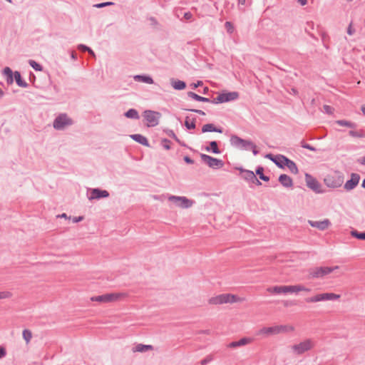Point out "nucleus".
Instances as JSON below:
<instances>
[{"mask_svg": "<svg viewBox=\"0 0 365 365\" xmlns=\"http://www.w3.org/2000/svg\"><path fill=\"white\" fill-rule=\"evenodd\" d=\"M267 293L271 295L295 294L301 292H309L311 289L302 284L294 285H275L266 289Z\"/></svg>", "mask_w": 365, "mask_h": 365, "instance_id": "obj_1", "label": "nucleus"}, {"mask_svg": "<svg viewBox=\"0 0 365 365\" xmlns=\"http://www.w3.org/2000/svg\"><path fill=\"white\" fill-rule=\"evenodd\" d=\"M243 299L232 294H221L210 297L208 299V304L210 305H220L224 304H233L241 302Z\"/></svg>", "mask_w": 365, "mask_h": 365, "instance_id": "obj_2", "label": "nucleus"}, {"mask_svg": "<svg viewBox=\"0 0 365 365\" xmlns=\"http://www.w3.org/2000/svg\"><path fill=\"white\" fill-rule=\"evenodd\" d=\"M292 331H294V328L292 326L277 325L262 328L259 330L258 335L267 337Z\"/></svg>", "mask_w": 365, "mask_h": 365, "instance_id": "obj_3", "label": "nucleus"}, {"mask_svg": "<svg viewBox=\"0 0 365 365\" xmlns=\"http://www.w3.org/2000/svg\"><path fill=\"white\" fill-rule=\"evenodd\" d=\"M325 185L331 188L340 187L344 182V177L339 172L333 171L324 179Z\"/></svg>", "mask_w": 365, "mask_h": 365, "instance_id": "obj_4", "label": "nucleus"}, {"mask_svg": "<svg viewBox=\"0 0 365 365\" xmlns=\"http://www.w3.org/2000/svg\"><path fill=\"white\" fill-rule=\"evenodd\" d=\"M340 298V294L332 292H324L316 294L311 297L307 298L306 302L307 303H317L323 301H335L339 299Z\"/></svg>", "mask_w": 365, "mask_h": 365, "instance_id": "obj_5", "label": "nucleus"}, {"mask_svg": "<svg viewBox=\"0 0 365 365\" xmlns=\"http://www.w3.org/2000/svg\"><path fill=\"white\" fill-rule=\"evenodd\" d=\"M339 266L334 267H317L309 270V277L312 279L322 278L334 271L338 269Z\"/></svg>", "mask_w": 365, "mask_h": 365, "instance_id": "obj_6", "label": "nucleus"}, {"mask_svg": "<svg viewBox=\"0 0 365 365\" xmlns=\"http://www.w3.org/2000/svg\"><path fill=\"white\" fill-rule=\"evenodd\" d=\"M314 346V341L310 339H308L299 342V344L293 345L292 346V350L294 354L300 355L306 351L312 349Z\"/></svg>", "mask_w": 365, "mask_h": 365, "instance_id": "obj_7", "label": "nucleus"}, {"mask_svg": "<svg viewBox=\"0 0 365 365\" xmlns=\"http://www.w3.org/2000/svg\"><path fill=\"white\" fill-rule=\"evenodd\" d=\"M143 116L146 125L148 127H153L158 124L161 115L158 112L145 110L143 112Z\"/></svg>", "mask_w": 365, "mask_h": 365, "instance_id": "obj_8", "label": "nucleus"}, {"mask_svg": "<svg viewBox=\"0 0 365 365\" xmlns=\"http://www.w3.org/2000/svg\"><path fill=\"white\" fill-rule=\"evenodd\" d=\"M168 200L173 202L176 206L181 208L190 207L193 202L185 197H179L171 195L168 197Z\"/></svg>", "mask_w": 365, "mask_h": 365, "instance_id": "obj_9", "label": "nucleus"}, {"mask_svg": "<svg viewBox=\"0 0 365 365\" xmlns=\"http://www.w3.org/2000/svg\"><path fill=\"white\" fill-rule=\"evenodd\" d=\"M305 181L308 187L317 193L322 192L320 183L309 174H305Z\"/></svg>", "mask_w": 365, "mask_h": 365, "instance_id": "obj_10", "label": "nucleus"}, {"mask_svg": "<svg viewBox=\"0 0 365 365\" xmlns=\"http://www.w3.org/2000/svg\"><path fill=\"white\" fill-rule=\"evenodd\" d=\"M239 95L237 92H229L220 94L216 98L214 99V103H225L230 101H234L238 98Z\"/></svg>", "mask_w": 365, "mask_h": 365, "instance_id": "obj_11", "label": "nucleus"}, {"mask_svg": "<svg viewBox=\"0 0 365 365\" xmlns=\"http://www.w3.org/2000/svg\"><path fill=\"white\" fill-rule=\"evenodd\" d=\"M71 124V119L68 118L66 115H61L55 120L53 123V127L56 129H63L66 126Z\"/></svg>", "mask_w": 365, "mask_h": 365, "instance_id": "obj_12", "label": "nucleus"}, {"mask_svg": "<svg viewBox=\"0 0 365 365\" xmlns=\"http://www.w3.org/2000/svg\"><path fill=\"white\" fill-rule=\"evenodd\" d=\"M231 143L233 145H235L237 147L252 148V149H253L254 154L255 155L257 154V151L255 150V146L253 145L250 142L245 141L237 136H233L231 138Z\"/></svg>", "mask_w": 365, "mask_h": 365, "instance_id": "obj_13", "label": "nucleus"}, {"mask_svg": "<svg viewBox=\"0 0 365 365\" xmlns=\"http://www.w3.org/2000/svg\"><path fill=\"white\" fill-rule=\"evenodd\" d=\"M106 294V303L115 302L121 301L128 297V294L124 292H112Z\"/></svg>", "mask_w": 365, "mask_h": 365, "instance_id": "obj_14", "label": "nucleus"}, {"mask_svg": "<svg viewBox=\"0 0 365 365\" xmlns=\"http://www.w3.org/2000/svg\"><path fill=\"white\" fill-rule=\"evenodd\" d=\"M201 158L204 163L207 164L211 168H220L223 165L222 160L214 158L205 154H202Z\"/></svg>", "mask_w": 365, "mask_h": 365, "instance_id": "obj_15", "label": "nucleus"}, {"mask_svg": "<svg viewBox=\"0 0 365 365\" xmlns=\"http://www.w3.org/2000/svg\"><path fill=\"white\" fill-rule=\"evenodd\" d=\"M308 222L310 226L317 228L319 230H325L328 229L331 225V222L328 219H324L320 221L309 220Z\"/></svg>", "mask_w": 365, "mask_h": 365, "instance_id": "obj_16", "label": "nucleus"}, {"mask_svg": "<svg viewBox=\"0 0 365 365\" xmlns=\"http://www.w3.org/2000/svg\"><path fill=\"white\" fill-rule=\"evenodd\" d=\"M267 158L272 160L279 168L285 167L286 164L288 163V160H289L285 156L281 155L272 156V155L269 154L267 155Z\"/></svg>", "mask_w": 365, "mask_h": 365, "instance_id": "obj_17", "label": "nucleus"}, {"mask_svg": "<svg viewBox=\"0 0 365 365\" xmlns=\"http://www.w3.org/2000/svg\"><path fill=\"white\" fill-rule=\"evenodd\" d=\"M359 179L360 178L358 174H352L351 179L345 183L344 188L347 190H352L359 183Z\"/></svg>", "mask_w": 365, "mask_h": 365, "instance_id": "obj_18", "label": "nucleus"}, {"mask_svg": "<svg viewBox=\"0 0 365 365\" xmlns=\"http://www.w3.org/2000/svg\"><path fill=\"white\" fill-rule=\"evenodd\" d=\"M109 193L106 190H101L98 189H93L91 191L89 200L98 199L101 197H107Z\"/></svg>", "mask_w": 365, "mask_h": 365, "instance_id": "obj_19", "label": "nucleus"}, {"mask_svg": "<svg viewBox=\"0 0 365 365\" xmlns=\"http://www.w3.org/2000/svg\"><path fill=\"white\" fill-rule=\"evenodd\" d=\"M279 181L283 186L286 187H291L293 185L292 178L285 174L281 175L279 176Z\"/></svg>", "mask_w": 365, "mask_h": 365, "instance_id": "obj_20", "label": "nucleus"}, {"mask_svg": "<svg viewBox=\"0 0 365 365\" xmlns=\"http://www.w3.org/2000/svg\"><path fill=\"white\" fill-rule=\"evenodd\" d=\"M152 349L153 346L151 345L138 344L133 348V352H145Z\"/></svg>", "mask_w": 365, "mask_h": 365, "instance_id": "obj_21", "label": "nucleus"}, {"mask_svg": "<svg viewBox=\"0 0 365 365\" xmlns=\"http://www.w3.org/2000/svg\"><path fill=\"white\" fill-rule=\"evenodd\" d=\"M202 131L203 133L206 132H217V133H222L221 129H218L215 127V125L212 123L205 124L202 126Z\"/></svg>", "mask_w": 365, "mask_h": 365, "instance_id": "obj_22", "label": "nucleus"}, {"mask_svg": "<svg viewBox=\"0 0 365 365\" xmlns=\"http://www.w3.org/2000/svg\"><path fill=\"white\" fill-rule=\"evenodd\" d=\"M131 138L138 142L139 143L143 145H146L148 146V140L146 139L145 137L141 135H139V134H135V135H131Z\"/></svg>", "mask_w": 365, "mask_h": 365, "instance_id": "obj_23", "label": "nucleus"}, {"mask_svg": "<svg viewBox=\"0 0 365 365\" xmlns=\"http://www.w3.org/2000/svg\"><path fill=\"white\" fill-rule=\"evenodd\" d=\"M22 337L25 341L26 344H29L31 342V340L33 337L31 331L29 329H24L22 331Z\"/></svg>", "mask_w": 365, "mask_h": 365, "instance_id": "obj_24", "label": "nucleus"}, {"mask_svg": "<svg viewBox=\"0 0 365 365\" xmlns=\"http://www.w3.org/2000/svg\"><path fill=\"white\" fill-rule=\"evenodd\" d=\"M187 95H188L189 97H190V98H192L194 100L197 101H202V102H209L210 101V100L208 98L200 96H198L196 93H192V92H189L187 93Z\"/></svg>", "mask_w": 365, "mask_h": 365, "instance_id": "obj_25", "label": "nucleus"}, {"mask_svg": "<svg viewBox=\"0 0 365 365\" xmlns=\"http://www.w3.org/2000/svg\"><path fill=\"white\" fill-rule=\"evenodd\" d=\"M286 167L294 174H297L299 170L296 165V164L291 160H288V163L286 164Z\"/></svg>", "mask_w": 365, "mask_h": 365, "instance_id": "obj_26", "label": "nucleus"}, {"mask_svg": "<svg viewBox=\"0 0 365 365\" xmlns=\"http://www.w3.org/2000/svg\"><path fill=\"white\" fill-rule=\"evenodd\" d=\"M4 73L7 77V82L9 84H11L13 83V73L10 68L6 67L4 69Z\"/></svg>", "mask_w": 365, "mask_h": 365, "instance_id": "obj_27", "label": "nucleus"}, {"mask_svg": "<svg viewBox=\"0 0 365 365\" xmlns=\"http://www.w3.org/2000/svg\"><path fill=\"white\" fill-rule=\"evenodd\" d=\"M173 87L176 90H182L185 88V83L182 81H173Z\"/></svg>", "mask_w": 365, "mask_h": 365, "instance_id": "obj_28", "label": "nucleus"}, {"mask_svg": "<svg viewBox=\"0 0 365 365\" xmlns=\"http://www.w3.org/2000/svg\"><path fill=\"white\" fill-rule=\"evenodd\" d=\"M91 301L96 302L100 304H106V294H104L102 295L93 296L91 297Z\"/></svg>", "mask_w": 365, "mask_h": 365, "instance_id": "obj_29", "label": "nucleus"}, {"mask_svg": "<svg viewBox=\"0 0 365 365\" xmlns=\"http://www.w3.org/2000/svg\"><path fill=\"white\" fill-rule=\"evenodd\" d=\"M185 125L187 129H194L195 128V120L187 117L185 121Z\"/></svg>", "mask_w": 365, "mask_h": 365, "instance_id": "obj_30", "label": "nucleus"}, {"mask_svg": "<svg viewBox=\"0 0 365 365\" xmlns=\"http://www.w3.org/2000/svg\"><path fill=\"white\" fill-rule=\"evenodd\" d=\"M336 123L341 126H344L347 128H354L355 124L351 121L345 120H336Z\"/></svg>", "mask_w": 365, "mask_h": 365, "instance_id": "obj_31", "label": "nucleus"}, {"mask_svg": "<svg viewBox=\"0 0 365 365\" xmlns=\"http://www.w3.org/2000/svg\"><path fill=\"white\" fill-rule=\"evenodd\" d=\"M125 115L127 117V118H135V119H138L139 118V115H138V113L136 110L135 109H130L128 110Z\"/></svg>", "mask_w": 365, "mask_h": 365, "instance_id": "obj_32", "label": "nucleus"}, {"mask_svg": "<svg viewBox=\"0 0 365 365\" xmlns=\"http://www.w3.org/2000/svg\"><path fill=\"white\" fill-rule=\"evenodd\" d=\"M135 80L140 81L143 83L152 84L153 83V79L149 76H135L134 77Z\"/></svg>", "mask_w": 365, "mask_h": 365, "instance_id": "obj_33", "label": "nucleus"}, {"mask_svg": "<svg viewBox=\"0 0 365 365\" xmlns=\"http://www.w3.org/2000/svg\"><path fill=\"white\" fill-rule=\"evenodd\" d=\"M206 150L207 151L212 150V152L215 154L220 153V150L218 149L217 144L215 141L210 142V147L206 148Z\"/></svg>", "mask_w": 365, "mask_h": 365, "instance_id": "obj_34", "label": "nucleus"}, {"mask_svg": "<svg viewBox=\"0 0 365 365\" xmlns=\"http://www.w3.org/2000/svg\"><path fill=\"white\" fill-rule=\"evenodd\" d=\"M349 135L354 138H365V132L363 130H350Z\"/></svg>", "mask_w": 365, "mask_h": 365, "instance_id": "obj_35", "label": "nucleus"}, {"mask_svg": "<svg viewBox=\"0 0 365 365\" xmlns=\"http://www.w3.org/2000/svg\"><path fill=\"white\" fill-rule=\"evenodd\" d=\"M351 236L361 240H365V232H358L356 230H353L351 232Z\"/></svg>", "mask_w": 365, "mask_h": 365, "instance_id": "obj_36", "label": "nucleus"}, {"mask_svg": "<svg viewBox=\"0 0 365 365\" xmlns=\"http://www.w3.org/2000/svg\"><path fill=\"white\" fill-rule=\"evenodd\" d=\"M13 296L12 293L9 291H2L0 292V300L10 299Z\"/></svg>", "mask_w": 365, "mask_h": 365, "instance_id": "obj_37", "label": "nucleus"}, {"mask_svg": "<svg viewBox=\"0 0 365 365\" xmlns=\"http://www.w3.org/2000/svg\"><path fill=\"white\" fill-rule=\"evenodd\" d=\"M29 64L30 66L34 68L35 69L36 71H42V67L41 65H39L38 63H36V61H33V60H30L29 61Z\"/></svg>", "mask_w": 365, "mask_h": 365, "instance_id": "obj_38", "label": "nucleus"}, {"mask_svg": "<svg viewBox=\"0 0 365 365\" xmlns=\"http://www.w3.org/2000/svg\"><path fill=\"white\" fill-rule=\"evenodd\" d=\"M252 341V339L251 338L245 337V338H242L240 340H239V344H240V346H242L249 344Z\"/></svg>", "mask_w": 365, "mask_h": 365, "instance_id": "obj_39", "label": "nucleus"}, {"mask_svg": "<svg viewBox=\"0 0 365 365\" xmlns=\"http://www.w3.org/2000/svg\"><path fill=\"white\" fill-rule=\"evenodd\" d=\"M14 78L17 83V84L20 86H24L22 81H21V75H20V73L18 72V71H16L14 73Z\"/></svg>", "mask_w": 365, "mask_h": 365, "instance_id": "obj_40", "label": "nucleus"}, {"mask_svg": "<svg viewBox=\"0 0 365 365\" xmlns=\"http://www.w3.org/2000/svg\"><path fill=\"white\" fill-rule=\"evenodd\" d=\"M262 171H263V169L262 168H258L257 170V174L259 175V178L264 180V181H268L269 180V178L264 176L262 173Z\"/></svg>", "mask_w": 365, "mask_h": 365, "instance_id": "obj_41", "label": "nucleus"}, {"mask_svg": "<svg viewBox=\"0 0 365 365\" xmlns=\"http://www.w3.org/2000/svg\"><path fill=\"white\" fill-rule=\"evenodd\" d=\"M323 108H324V112H326L327 113L330 114V115L333 114L334 110L332 107L325 105V106H324Z\"/></svg>", "mask_w": 365, "mask_h": 365, "instance_id": "obj_42", "label": "nucleus"}, {"mask_svg": "<svg viewBox=\"0 0 365 365\" xmlns=\"http://www.w3.org/2000/svg\"><path fill=\"white\" fill-rule=\"evenodd\" d=\"M225 27L228 32L232 33L233 31L234 28L230 22H226Z\"/></svg>", "mask_w": 365, "mask_h": 365, "instance_id": "obj_43", "label": "nucleus"}, {"mask_svg": "<svg viewBox=\"0 0 365 365\" xmlns=\"http://www.w3.org/2000/svg\"><path fill=\"white\" fill-rule=\"evenodd\" d=\"M246 174H247V178H250V179L256 180H257V181L260 184V182L257 180V178H256V177H255V174H254V173H253V172L247 171V172L246 173Z\"/></svg>", "mask_w": 365, "mask_h": 365, "instance_id": "obj_44", "label": "nucleus"}, {"mask_svg": "<svg viewBox=\"0 0 365 365\" xmlns=\"http://www.w3.org/2000/svg\"><path fill=\"white\" fill-rule=\"evenodd\" d=\"M229 348H236L237 346H240L239 344V341H232L227 346Z\"/></svg>", "mask_w": 365, "mask_h": 365, "instance_id": "obj_45", "label": "nucleus"}, {"mask_svg": "<svg viewBox=\"0 0 365 365\" xmlns=\"http://www.w3.org/2000/svg\"><path fill=\"white\" fill-rule=\"evenodd\" d=\"M6 355V350L4 347L0 346V359Z\"/></svg>", "mask_w": 365, "mask_h": 365, "instance_id": "obj_46", "label": "nucleus"}, {"mask_svg": "<svg viewBox=\"0 0 365 365\" xmlns=\"http://www.w3.org/2000/svg\"><path fill=\"white\" fill-rule=\"evenodd\" d=\"M111 4H113L112 2H106V3L97 4L96 7L101 8V7H103V6H108V5H111Z\"/></svg>", "mask_w": 365, "mask_h": 365, "instance_id": "obj_47", "label": "nucleus"}, {"mask_svg": "<svg viewBox=\"0 0 365 365\" xmlns=\"http://www.w3.org/2000/svg\"><path fill=\"white\" fill-rule=\"evenodd\" d=\"M111 4H113L112 2H106V3L97 4L96 7L101 8V7H103V6H108V5H111Z\"/></svg>", "mask_w": 365, "mask_h": 365, "instance_id": "obj_48", "label": "nucleus"}, {"mask_svg": "<svg viewBox=\"0 0 365 365\" xmlns=\"http://www.w3.org/2000/svg\"><path fill=\"white\" fill-rule=\"evenodd\" d=\"M184 18L186 19V20H190L191 18H192V14L190 13V12H186L184 14Z\"/></svg>", "mask_w": 365, "mask_h": 365, "instance_id": "obj_49", "label": "nucleus"}, {"mask_svg": "<svg viewBox=\"0 0 365 365\" xmlns=\"http://www.w3.org/2000/svg\"><path fill=\"white\" fill-rule=\"evenodd\" d=\"M78 48H79L80 49L83 50V51H88L89 50V48H88V47H87V46H84V45H80V46H78Z\"/></svg>", "mask_w": 365, "mask_h": 365, "instance_id": "obj_50", "label": "nucleus"}, {"mask_svg": "<svg viewBox=\"0 0 365 365\" xmlns=\"http://www.w3.org/2000/svg\"><path fill=\"white\" fill-rule=\"evenodd\" d=\"M347 32L349 35H352L353 33H354V31L352 29V26H351V24L349 25V28H348V30H347Z\"/></svg>", "mask_w": 365, "mask_h": 365, "instance_id": "obj_51", "label": "nucleus"}, {"mask_svg": "<svg viewBox=\"0 0 365 365\" xmlns=\"http://www.w3.org/2000/svg\"><path fill=\"white\" fill-rule=\"evenodd\" d=\"M191 110L193 111V112L197 113L200 115H205V113L202 110H201L193 109V110Z\"/></svg>", "mask_w": 365, "mask_h": 365, "instance_id": "obj_52", "label": "nucleus"}, {"mask_svg": "<svg viewBox=\"0 0 365 365\" xmlns=\"http://www.w3.org/2000/svg\"><path fill=\"white\" fill-rule=\"evenodd\" d=\"M83 220V217H74L73 219V222H80Z\"/></svg>", "mask_w": 365, "mask_h": 365, "instance_id": "obj_53", "label": "nucleus"}, {"mask_svg": "<svg viewBox=\"0 0 365 365\" xmlns=\"http://www.w3.org/2000/svg\"><path fill=\"white\" fill-rule=\"evenodd\" d=\"M202 84V81H198L197 83H194L192 85V86L195 88L200 86H201Z\"/></svg>", "mask_w": 365, "mask_h": 365, "instance_id": "obj_54", "label": "nucleus"}, {"mask_svg": "<svg viewBox=\"0 0 365 365\" xmlns=\"http://www.w3.org/2000/svg\"><path fill=\"white\" fill-rule=\"evenodd\" d=\"M184 160L187 163H192V160L187 156L185 157Z\"/></svg>", "mask_w": 365, "mask_h": 365, "instance_id": "obj_55", "label": "nucleus"}, {"mask_svg": "<svg viewBox=\"0 0 365 365\" xmlns=\"http://www.w3.org/2000/svg\"><path fill=\"white\" fill-rule=\"evenodd\" d=\"M298 2L302 5L304 6L307 3V0H298Z\"/></svg>", "mask_w": 365, "mask_h": 365, "instance_id": "obj_56", "label": "nucleus"}, {"mask_svg": "<svg viewBox=\"0 0 365 365\" xmlns=\"http://www.w3.org/2000/svg\"><path fill=\"white\" fill-rule=\"evenodd\" d=\"M359 162L362 165H365V156L363 157L361 159L359 160Z\"/></svg>", "mask_w": 365, "mask_h": 365, "instance_id": "obj_57", "label": "nucleus"}, {"mask_svg": "<svg viewBox=\"0 0 365 365\" xmlns=\"http://www.w3.org/2000/svg\"><path fill=\"white\" fill-rule=\"evenodd\" d=\"M58 217L66 218V219H67V218H68V217H67L66 214H65V213H63V214H62V215H58Z\"/></svg>", "mask_w": 365, "mask_h": 365, "instance_id": "obj_58", "label": "nucleus"}, {"mask_svg": "<svg viewBox=\"0 0 365 365\" xmlns=\"http://www.w3.org/2000/svg\"><path fill=\"white\" fill-rule=\"evenodd\" d=\"M88 52L90 53V54H91L93 57H95V56H95V53H93V51L91 48H89V50H88Z\"/></svg>", "mask_w": 365, "mask_h": 365, "instance_id": "obj_59", "label": "nucleus"}, {"mask_svg": "<svg viewBox=\"0 0 365 365\" xmlns=\"http://www.w3.org/2000/svg\"><path fill=\"white\" fill-rule=\"evenodd\" d=\"M238 1H239V4H240L242 5L245 4V0H238Z\"/></svg>", "mask_w": 365, "mask_h": 365, "instance_id": "obj_60", "label": "nucleus"}, {"mask_svg": "<svg viewBox=\"0 0 365 365\" xmlns=\"http://www.w3.org/2000/svg\"><path fill=\"white\" fill-rule=\"evenodd\" d=\"M361 111H362L363 114L365 115V106H363L361 107Z\"/></svg>", "mask_w": 365, "mask_h": 365, "instance_id": "obj_61", "label": "nucleus"}, {"mask_svg": "<svg viewBox=\"0 0 365 365\" xmlns=\"http://www.w3.org/2000/svg\"><path fill=\"white\" fill-rule=\"evenodd\" d=\"M304 148H308V149L312 150H313V148L311 146H309V145H305Z\"/></svg>", "mask_w": 365, "mask_h": 365, "instance_id": "obj_62", "label": "nucleus"}, {"mask_svg": "<svg viewBox=\"0 0 365 365\" xmlns=\"http://www.w3.org/2000/svg\"><path fill=\"white\" fill-rule=\"evenodd\" d=\"M4 93L1 89H0V98L3 96Z\"/></svg>", "mask_w": 365, "mask_h": 365, "instance_id": "obj_63", "label": "nucleus"}, {"mask_svg": "<svg viewBox=\"0 0 365 365\" xmlns=\"http://www.w3.org/2000/svg\"><path fill=\"white\" fill-rule=\"evenodd\" d=\"M362 186H363L364 187H365V180H364L363 181V182H362Z\"/></svg>", "mask_w": 365, "mask_h": 365, "instance_id": "obj_64", "label": "nucleus"}]
</instances>
